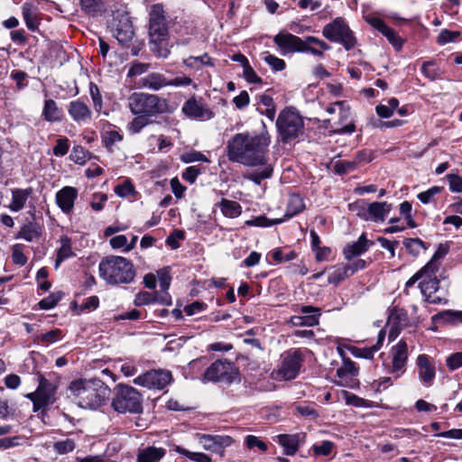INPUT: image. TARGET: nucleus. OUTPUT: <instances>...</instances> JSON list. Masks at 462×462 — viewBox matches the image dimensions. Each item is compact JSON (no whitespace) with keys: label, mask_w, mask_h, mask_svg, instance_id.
I'll use <instances>...</instances> for the list:
<instances>
[{"label":"nucleus","mask_w":462,"mask_h":462,"mask_svg":"<svg viewBox=\"0 0 462 462\" xmlns=\"http://www.w3.org/2000/svg\"><path fill=\"white\" fill-rule=\"evenodd\" d=\"M270 143V136L266 133L236 134L227 142V157L231 162L246 166L264 165Z\"/></svg>","instance_id":"nucleus-1"},{"label":"nucleus","mask_w":462,"mask_h":462,"mask_svg":"<svg viewBox=\"0 0 462 462\" xmlns=\"http://www.w3.org/2000/svg\"><path fill=\"white\" fill-rule=\"evenodd\" d=\"M70 397L83 409L96 410L108 398L110 389L101 380L78 379L69 386Z\"/></svg>","instance_id":"nucleus-2"},{"label":"nucleus","mask_w":462,"mask_h":462,"mask_svg":"<svg viewBox=\"0 0 462 462\" xmlns=\"http://www.w3.org/2000/svg\"><path fill=\"white\" fill-rule=\"evenodd\" d=\"M98 272L100 278L109 285L129 284L136 274L133 263L117 255L104 257L98 264Z\"/></svg>","instance_id":"nucleus-3"},{"label":"nucleus","mask_w":462,"mask_h":462,"mask_svg":"<svg viewBox=\"0 0 462 462\" xmlns=\"http://www.w3.org/2000/svg\"><path fill=\"white\" fill-rule=\"evenodd\" d=\"M168 34L163 7L154 5L150 12L149 46L158 58L166 59L171 53Z\"/></svg>","instance_id":"nucleus-4"},{"label":"nucleus","mask_w":462,"mask_h":462,"mask_svg":"<svg viewBox=\"0 0 462 462\" xmlns=\"http://www.w3.org/2000/svg\"><path fill=\"white\" fill-rule=\"evenodd\" d=\"M127 106L133 115L146 117L157 116L172 112L169 101L166 98L158 95L143 92L133 93L128 97Z\"/></svg>","instance_id":"nucleus-5"},{"label":"nucleus","mask_w":462,"mask_h":462,"mask_svg":"<svg viewBox=\"0 0 462 462\" xmlns=\"http://www.w3.org/2000/svg\"><path fill=\"white\" fill-rule=\"evenodd\" d=\"M349 208L364 221L382 223L393 209V205L386 201L367 202L365 199H360L350 204Z\"/></svg>","instance_id":"nucleus-6"},{"label":"nucleus","mask_w":462,"mask_h":462,"mask_svg":"<svg viewBox=\"0 0 462 462\" xmlns=\"http://www.w3.org/2000/svg\"><path fill=\"white\" fill-rule=\"evenodd\" d=\"M276 126L283 143L296 139L303 133L302 117L294 108H285L278 116Z\"/></svg>","instance_id":"nucleus-7"},{"label":"nucleus","mask_w":462,"mask_h":462,"mask_svg":"<svg viewBox=\"0 0 462 462\" xmlns=\"http://www.w3.org/2000/svg\"><path fill=\"white\" fill-rule=\"evenodd\" d=\"M112 407L119 413L142 412V395L132 386L118 384L116 395L112 401Z\"/></svg>","instance_id":"nucleus-8"},{"label":"nucleus","mask_w":462,"mask_h":462,"mask_svg":"<svg viewBox=\"0 0 462 462\" xmlns=\"http://www.w3.org/2000/svg\"><path fill=\"white\" fill-rule=\"evenodd\" d=\"M322 34L328 41L342 44L346 51L354 49L357 42L353 31L342 17H337L326 24Z\"/></svg>","instance_id":"nucleus-9"},{"label":"nucleus","mask_w":462,"mask_h":462,"mask_svg":"<svg viewBox=\"0 0 462 462\" xmlns=\"http://www.w3.org/2000/svg\"><path fill=\"white\" fill-rule=\"evenodd\" d=\"M309 351L301 348H291L281 356L278 374L284 380L295 379L302 367L304 357Z\"/></svg>","instance_id":"nucleus-10"},{"label":"nucleus","mask_w":462,"mask_h":462,"mask_svg":"<svg viewBox=\"0 0 462 462\" xmlns=\"http://www.w3.org/2000/svg\"><path fill=\"white\" fill-rule=\"evenodd\" d=\"M238 371L235 365L226 360H217L208 366L204 374L202 381L208 382H223L230 383L237 377Z\"/></svg>","instance_id":"nucleus-11"},{"label":"nucleus","mask_w":462,"mask_h":462,"mask_svg":"<svg viewBox=\"0 0 462 462\" xmlns=\"http://www.w3.org/2000/svg\"><path fill=\"white\" fill-rule=\"evenodd\" d=\"M56 390L55 384L41 376L36 391L28 393L26 398L32 402L34 411H38L54 402Z\"/></svg>","instance_id":"nucleus-12"},{"label":"nucleus","mask_w":462,"mask_h":462,"mask_svg":"<svg viewBox=\"0 0 462 462\" xmlns=\"http://www.w3.org/2000/svg\"><path fill=\"white\" fill-rule=\"evenodd\" d=\"M172 381V375L167 370H150L134 379V383L151 390H162Z\"/></svg>","instance_id":"nucleus-13"},{"label":"nucleus","mask_w":462,"mask_h":462,"mask_svg":"<svg viewBox=\"0 0 462 462\" xmlns=\"http://www.w3.org/2000/svg\"><path fill=\"white\" fill-rule=\"evenodd\" d=\"M437 273L438 272L425 273L422 281L419 283V287L426 301L432 304L447 303L445 293L438 295L439 291V281L436 275Z\"/></svg>","instance_id":"nucleus-14"},{"label":"nucleus","mask_w":462,"mask_h":462,"mask_svg":"<svg viewBox=\"0 0 462 462\" xmlns=\"http://www.w3.org/2000/svg\"><path fill=\"white\" fill-rule=\"evenodd\" d=\"M418 379L425 387L433 385L436 378V362L426 354H420L415 361Z\"/></svg>","instance_id":"nucleus-15"},{"label":"nucleus","mask_w":462,"mask_h":462,"mask_svg":"<svg viewBox=\"0 0 462 462\" xmlns=\"http://www.w3.org/2000/svg\"><path fill=\"white\" fill-rule=\"evenodd\" d=\"M33 193L32 187L10 189L11 198L5 207L14 213L20 212L27 207H33L32 203Z\"/></svg>","instance_id":"nucleus-16"},{"label":"nucleus","mask_w":462,"mask_h":462,"mask_svg":"<svg viewBox=\"0 0 462 462\" xmlns=\"http://www.w3.org/2000/svg\"><path fill=\"white\" fill-rule=\"evenodd\" d=\"M181 111L187 117L194 120L208 121L214 117L212 110L195 97L184 102Z\"/></svg>","instance_id":"nucleus-17"},{"label":"nucleus","mask_w":462,"mask_h":462,"mask_svg":"<svg viewBox=\"0 0 462 462\" xmlns=\"http://www.w3.org/2000/svg\"><path fill=\"white\" fill-rule=\"evenodd\" d=\"M111 31L116 40L122 43L126 44L131 42L134 36L133 24L126 14H118L114 17L111 24Z\"/></svg>","instance_id":"nucleus-18"},{"label":"nucleus","mask_w":462,"mask_h":462,"mask_svg":"<svg viewBox=\"0 0 462 462\" xmlns=\"http://www.w3.org/2000/svg\"><path fill=\"white\" fill-rule=\"evenodd\" d=\"M408 360V346L405 341H399L392 348V365L390 367V373L394 375L395 378H399L406 370V365Z\"/></svg>","instance_id":"nucleus-19"},{"label":"nucleus","mask_w":462,"mask_h":462,"mask_svg":"<svg viewBox=\"0 0 462 462\" xmlns=\"http://www.w3.org/2000/svg\"><path fill=\"white\" fill-rule=\"evenodd\" d=\"M303 40L292 33L280 32L273 37V42L279 48L282 55L300 52Z\"/></svg>","instance_id":"nucleus-20"},{"label":"nucleus","mask_w":462,"mask_h":462,"mask_svg":"<svg viewBox=\"0 0 462 462\" xmlns=\"http://www.w3.org/2000/svg\"><path fill=\"white\" fill-rule=\"evenodd\" d=\"M78 195L76 188L65 186L56 193V204L64 214H69L74 208V203Z\"/></svg>","instance_id":"nucleus-21"},{"label":"nucleus","mask_w":462,"mask_h":462,"mask_svg":"<svg viewBox=\"0 0 462 462\" xmlns=\"http://www.w3.org/2000/svg\"><path fill=\"white\" fill-rule=\"evenodd\" d=\"M301 315H294L291 318V323L296 327H312L319 324V310L311 306H302Z\"/></svg>","instance_id":"nucleus-22"},{"label":"nucleus","mask_w":462,"mask_h":462,"mask_svg":"<svg viewBox=\"0 0 462 462\" xmlns=\"http://www.w3.org/2000/svg\"><path fill=\"white\" fill-rule=\"evenodd\" d=\"M22 15L29 31L36 32L39 30L41 12L36 4L31 1L24 2L22 5Z\"/></svg>","instance_id":"nucleus-23"},{"label":"nucleus","mask_w":462,"mask_h":462,"mask_svg":"<svg viewBox=\"0 0 462 462\" xmlns=\"http://www.w3.org/2000/svg\"><path fill=\"white\" fill-rule=\"evenodd\" d=\"M373 245V241L368 240L365 234H362L356 241L345 245L343 249L344 257L346 260L350 261L367 252Z\"/></svg>","instance_id":"nucleus-24"},{"label":"nucleus","mask_w":462,"mask_h":462,"mask_svg":"<svg viewBox=\"0 0 462 462\" xmlns=\"http://www.w3.org/2000/svg\"><path fill=\"white\" fill-rule=\"evenodd\" d=\"M68 113L72 120L78 124L90 121L93 115L90 107L80 99L69 102L68 106Z\"/></svg>","instance_id":"nucleus-25"},{"label":"nucleus","mask_w":462,"mask_h":462,"mask_svg":"<svg viewBox=\"0 0 462 462\" xmlns=\"http://www.w3.org/2000/svg\"><path fill=\"white\" fill-rule=\"evenodd\" d=\"M165 455V448L149 446L138 450L136 462H160Z\"/></svg>","instance_id":"nucleus-26"},{"label":"nucleus","mask_w":462,"mask_h":462,"mask_svg":"<svg viewBox=\"0 0 462 462\" xmlns=\"http://www.w3.org/2000/svg\"><path fill=\"white\" fill-rule=\"evenodd\" d=\"M278 443L283 448L284 454L293 456L300 446V434H280L276 436Z\"/></svg>","instance_id":"nucleus-27"},{"label":"nucleus","mask_w":462,"mask_h":462,"mask_svg":"<svg viewBox=\"0 0 462 462\" xmlns=\"http://www.w3.org/2000/svg\"><path fill=\"white\" fill-rule=\"evenodd\" d=\"M215 206L219 208L225 217L228 218H236L243 212L242 206L238 202L227 199H222Z\"/></svg>","instance_id":"nucleus-28"},{"label":"nucleus","mask_w":462,"mask_h":462,"mask_svg":"<svg viewBox=\"0 0 462 462\" xmlns=\"http://www.w3.org/2000/svg\"><path fill=\"white\" fill-rule=\"evenodd\" d=\"M232 439L230 437L223 436H211V435H201L199 437V443L207 450L214 451L217 448L221 446H227L231 443Z\"/></svg>","instance_id":"nucleus-29"},{"label":"nucleus","mask_w":462,"mask_h":462,"mask_svg":"<svg viewBox=\"0 0 462 462\" xmlns=\"http://www.w3.org/2000/svg\"><path fill=\"white\" fill-rule=\"evenodd\" d=\"M142 80L144 88L154 91L169 87V79L163 74L157 72L148 74Z\"/></svg>","instance_id":"nucleus-30"},{"label":"nucleus","mask_w":462,"mask_h":462,"mask_svg":"<svg viewBox=\"0 0 462 462\" xmlns=\"http://www.w3.org/2000/svg\"><path fill=\"white\" fill-rule=\"evenodd\" d=\"M185 67L193 69H200L203 66L214 67V60L208 54L201 56H189L182 60Z\"/></svg>","instance_id":"nucleus-31"},{"label":"nucleus","mask_w":462,"mask_h":462,"mask_svg":"<svg viewBox=\"0 0 462 462\" xmlns=\"http://www.w3.org/2000/svg\"><path fill=\"white\" fill-rule=\"evenodd\" d=\"M305 208L303 199L298 194L290 196L283 221L293 217Z\"/></svg>","instance_id":"nucleus-32"},{"label":"nucleus","mask_w":462,"mask_h":462,"mask_svg":"<svg viewBox=\"0 0 462 462\" xmlns=\"http://www.w3.org/2000/svg\"><path fill=\"white\" fill-rule=\"evenodd\" d=\"M42 116L48 122H59L61 120L62 111L53 99H47L44 102Z\"/></svg>","instance_id":"nucleus-33"},{"label":"nucleus","mask_w":462,"mask_h":462,"mask_svg":"<svg viewBox=\"0 0 462 462\" xmlns=\"http://www.w3.org/2000/svg\"><path fill=\"white\" fill-rule=\"evenodd\" d=\"M42 235V229L37 223L30 222L22 226L17 237L27 242L37 241Z\"/></svg>","instance_id":"nucleus-34"},{"label":"nucleus","mask_w":462,"mask_h":462,"mask_svg":"<svg viewBox=\"0 0 462 462\" xmlns=\"http://www.w3.org/2000/svg\"><path fill=\"white\" fill-rule=\"evenodd\" d=\"M448 253V246L444 244H439L436 252L434 253L431 259L424 266L425 270H429L430 273L438 272L439 269V261Z\"/></svg>","instance_id":"nucleus-35"},{"label":"nucleus","mask_w":462,"mask_h":462,"mask_svg":"<svg viewBox=\"0 0 462 462\" xmlns=\"http://www.w3.org/2000/svg\"><path fill=\"white\" fill-rule=\"evenodd\" d=\"M351 276V270L349 267H346V264H340L332 270L329 273L328 277V283L331 284H338L340 282Z\"/></svg>","instance_id":"nucleus-36"},{"label":"nucleus","mask_w":462,"mask_h":462,"mask_svg":"<svg viewBox=\"0 0 462 462\" xmlns=\"http://www.w3.org/2000/svg\"><path fill=\"white\" fill-rule=\"evenodd\" d=\"M82 10L88 15L96 16L105 10V5L101 0H80Z\"/></svg>","instance_id":"nucleus-37"},{"label":"nucleus","mask_w":462,"mask_h":462,"mask_svg":"<svg viewBox=\"0 0 462 462\" xmlns=\"http://www.w3.org/2000/svg\"><path fill=\"white\" fill-rule=\"evenodd\" d=\"M283 222L282 218L269 219L265 216H258L252 219L246 220L245 225L247 226L267 227L278 225Z\"/></svg>","instance_id":"nucleus-38"},{"label":"nucleus","mask_w":462,"mask_h":462,"mask_svg":"<svg viewBox=\"0 0 462 462\" xmlns=\"http://www.w3.org/2000/svg\"><path fill=\"white\" fill-rule=\"evenodd\" d=\"M262 60L271 67L273 71L275 72L282 71L286 67V63L282 59H280L268 51L262 53Z\"/></svg>","instance_id":"nucleus-39"},{"label":"nucleus","mask_w":462,"mask_h":462,"mask_svg":"<svg viewBox=\"0 0 462 462\" xmlns=\"http://www.w3.org/2000/svg\"><path fill=\"white\" fill-rule=\"evenodd\" d=\"M272 173L273 168L267 165L261 170L247 172L245 177L256 184H260L262 180L270 178Z\"/></svg>","instance_id":"nucleus-40"},{"label":"nucleus","mask_w":462,"mask_h":462,"mask_svg":"<svg viewBox=\"0 0 462 462\" xmlns=\"http://www.w3.org/2000/svg\"><path fill=\"white\" fill-rule=\"evenodd\" d=\"M152 121L149 117L143 116H136L128 125L127 130L132 134H139L145 126L150 125Z\"/></svg>","instance_id":"nucleus-41"},{"label":"nucleus","mask_w":462,"mask_h":462,"mask_svg":"<svg viewBox=\"0 0 462 462\" xmlns=\"http://www.w3.org/2000/svg\"><path fill=\"white\" fill-rule=\"evenodd\" d=\"M61 246L58 250L57 259L55 263V268H59L61 262L73 255L70 242L68 238L61 239Z\"/></svg>","instance_id":"nucleus-42"},{"label":"nucleus","mask_w":462,"mask_h":462,"mask_svg":"<svg viewBox=\"0 0 462 462\" xmlns=\"http://www.w3.org/2000/svg\"><path fill=\"white\" fill-rule=\"evenodd\" d=\"M123 140V135L117 130H107L102 135V142L107 149H112Z\"/></svg>","instance_id":"nucleus-43"},{"label":"nucleus","mask_w":462,"mask_h":462,"mask_svg":"<svg viewBox=\"0 0 462 462\" xmlns=\"http://www.w3.org/2000/svg\"><path fill=\"white\" fill-rule=\"evenodd\" d=\"M356 374L357 368L356 367V364L350 359H344L342 366L337 370V375L340 379H344L348 376H355Z\"/></svg>","instance_id":"nucleus-44"},{"label":"nucleus","mask_w":462,"mask_h":462,"mask_svg":"<svg viewBox=\"0 0 462 462\" xmlns=\"http://www.w3.org/2000/svg\"><path fill=\"white\" fill-rule=\"evenodd\" d=\"M403 245L414 256L418 255L421 250L427 249L424 242L419 238H406L403 240Z\"/></svg>","instance_id":"nucleus-45"},{"label":"nucleus","mask_w":462,"mask_h":462,"mask_svg":"<svg viewBox=\"0 0 462 462\" xmlns=\"http://www.w3.org/2000/svg\"><path fill=\"white\" fill-rule=\"evenodd\" d=\"M89 95L91 97L95 111L99 113L103 108V98L99 88L93 82H90L89 84Z\"/></svg>","instance_id":"nucleus-46"},{"label":"nucleus","mask_w":462,"mask_h":462,"mask_svg":"<svg viewBox=\"0 0 462 462\" xmlns=\"http://www.w3.org/2000/svg\"><path fill=\"white\" fill-rule=\"evenodd\" d=\"M115 193L121 198H126L134 195L135 189L130 180H125L123 183L118 184L114 189Z\"/></svg>","instance_id":"nucleus-47"},{"label":"nucleus","mask_w":462,"mask_h":462,"mask_svg":"<svg viewBox=\"0 0 462 462\" xmlns=\"http://www.w3.org/2000/svg\"><path fill=\"white\" fill-rule=\"evenodd\" d=\"M335 444L329 440H323L319 444L312 446V450L315 456H328L332 453Z\"/></svg>","instance_id":"nucleus-48"},{"label":"nucleus","mask_w":462,"mask_h":462,"mask_svg":"<svg viewBox=\"0 0 462 462\" xmlns=\"http://www.w3.org/2000/svg\"><path fill=\"white\" fill-rule=\"evenodd\" d=\"M157 300V291L148 292L142 291L136 294L134 299V304L136 306L149 305L155 303Z\"/></svg>","instance_id":"nucleus-49"},{"label":"nucleus","mask_w":462,"mask_h":462,"mask_svg":"<svg viewBox=\"0 0 462 462\" xmlns=\"http://www.w3.org/2000/svg\"><path fill=\"white\" fill-rule=\"evenodd\" d=\"M377 351L378 346H372L369 347H354L351 350V354L355 357L372 359Z\"/></svg>","instance_id":"nucleus-50"},{"label":"nucleus","mask_w":462,"mask_h":462,"mask_svg":"<svg viewBox=\"0 0 462 462\" xmlns=\"http://www.w3.org/2000/svg\"><path fill=\"white\" fill-rule=\"evenodd\" d=\"M421 73L430 80H435L439 78V69L435 67L433 61H425L421 66Z\"/></svg>","instance_id":"nucleus-51"},{"label":"nucleus","mask_w":462,"mask_h":462,"mask_svg":"<svg viewBox=\"0 0 462 462\" xmlns=\"http://www.w3.org/2000/svg\"><path fill=\"white\" fill-rule=\"evenodd\" d=\"M443 188L439 186H433L426 191L418 194V199L423 204H429L434 200V197L440 193Z\"/></svg>","instance_id":"nucleus-52"},{"label":"nucleus","mask_w":462,"mask_h":462,"mask_svg":"<svg viewBox=\"0 0 462 462\" xmlns=\"http://www.w3.org/2000/svg\"><path fill=\"white\" fill-rule=\"evenodd\" d=\"M383 35L386 37L388 42L394 47L396 51H400L402 49L403 41L393 29L388 26L387 29L383 32Z\"/></svg>","instance_id":"nucleus-53"},{"label":"nucleus","mask_w":462,"mask_h":462,"mask_svg":"<svg viewBox=\"0 0 462 462\" xmlns=\"http://www.w3.org/2000/svg\"><path fill=\"white\" fill-rule=\"evenodd\" d=\"M272 258L276 263L290 262L296 258L297 254L294 251L284 253L282 249L276 248L271 253Z\"/></svg>","instance_id":"nucleus-54"},{"label":"nucleus","mask_w":462,"mask_h":462,"mask_svg":"<svg viewBox=\"0 0 462 462\" xmlns=\"http://www.w3.org/2000/svg\"><path fill=\"white\" fill-rule=\"evenodd\" d=\"M459 35V32L444 29L439 32L437 42L440 45L454 42L458 39Z\"/></svg>","instance_id":"nucleus-55"},{"label":"nucleus","mask_w":462,"mask_h":462,"mask_svg":"<svg viewBox=\"0 0 462 462\" xmlns=\"http://www.w3.org/2000/svg\"><path fill=\"white\" fill-rule=\"evenodd\" d=\"M12 259L15 264L24 265L27 263V257L23 254V245L16 244L12 248Z\"/></svg>","instance_id":"nucleus-56"},{"label":"nucleus","mask_w":462,"mask_h":462,"mask_svg":"<svg viewBox=\"0 0 462 462\" xmlns=\"http://www.w3.org/2000/svg\"><path fill=\"white\" fill-rule=\"evenodd\" d=\"M61 297L62 295L60 292L52 293L50 296L42 299L39 302V307L42 310H51L58 304V302L61 300Z\"/></svg>","instance_id":"nucleus-57"},{"label":"nucleus","mask_w":462,"mask_h":462,"mask_svg":"<svg viewBox=\"0 0 462 462\" xmlns=\"http://www.w3.org/2000/svg\"><path fill=\"white\" fill-rule=\"evenodd\" d=\"M178 452L185 457H187L188 458H189L190 460H193V461H196V462H210L211 461V458L204 454V453H200V452H191V451H189L187 449H184V448H178Z\"/></svg>","instance_id":"nucleus-58"},{"label":"nucleus","mask_w":462,"mask_h":462,"mask_svg":"<svg viewBox=\"0 0 462 462\" xmlns=\"http://www.w3.org/2000/svg\"><path fill=\"white\" fill-rule=\"evenodd\" d=\"M243 77L250 84L262 83V79L256 74L250 63L243 67Z\"/></svg>","instance_id":"nucleus-59"},{"label":"nucleus","mask_w":462,"mask_h":462,"mask_svg":"<svg viewBox=\"0 0 462 462\" xmlns=\"http://www.w3.org/2000/svg\"><path fill=\"white\" fill-rule=\"evenodd\" d=\"M184 231L175 229L173 232L170 234V236L166 238V245L170 246L171 249H177L180 247L179 241L184 239Z\"/></svg>","instance_id":"nucleus-60"},{"label":"nucleus","mask_w":462,"mask_h":462,"mask_svg":"<svg viewBox=\"0 0 462 462\" xmlns=\"http://www.w3.org/2000/svg\"><path fill=\"white\" fill-rule=\"evenodd\" d=\"M342 395L347 405H353L355 407H365L366 401L363 398L356 396L347 391H342Z\"/></svg>","instance_id":"nucleus-61"},{"label":"nucleus","mask_w":462,"mask_h":462,"mask_svg":"<svg viewBox=\"0 0 462 462\" xmlns=\"http://www.w3.org/2000/svg\"><path fill=\"white\" fill-rule=\"evenodd\" d=\"M446 365L450 371H455L462 366V352L449 355L446 358Z\"/></svg>","instance_id":"nucleus-62"},{"label":"nucleus","mask_w":462,"mask_h":462,"mask_svg":"<svg viewBox=\"0 0 462 462\" xmlns=\"http://www.w3.org/2000/svg\"><path fill=\"white\" fill-rule=\"evenodd\" d=\"M75 442L70 439L58 441L54 444V449L59 454H66L75 448Z\"/></svg>","instance_id":"nucleus-63"},{"label":"nucleus","mask_w":462,"mask_h":462,"mask_svg":"<svg viewBox=\"0 0 462 462\" xmlns=\"http://www.w3.org/2000/svg\"><path fill=\"white\" fill-rule=\"evenodd\" d=\"M446 178L448 180L449 189L452 192H462V178L457 174H448Z\"/></svg>","instance_id":"nucleus-64"}]
</instances>
